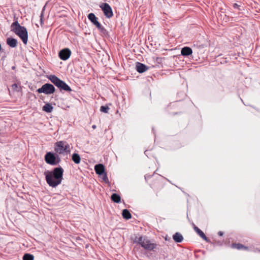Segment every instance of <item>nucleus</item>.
Here are the masks:
<instances>
[{
    "label": "nucleus",
    "mask_w": 260,
    "mask_h": 260,
    "mask_svg": "<svg viewBox=\"0 0 260 260\" xmlns=\"http://www.w3.org/2000/svg\"><path fill=\"white\" fill-rule=\"evenodd\" d=\"M55 151L59 154H68L70 152V145L64 141H59L55 144Z\"/></svg>",
    "instance_id": "nucleus-5"
},
{
    "label": "nucleus",
    "mask_w": 260,
    "mask_h": 260,
    "mask_svg": "<svg viewBox=\"0 0 260 260\" xmlns=\"http://www.w3.org/2000/svg\"><path fill=\"white\" fill-rule=\"evenodd\" d=\"M218 234L220 236H223V233L221 231H220L218 233Z\"/></svg>",
    "instance_id": "nucleus-27"
},
{
    "label": "nucleus",
    "mask_w": 260,
    "mask_h": 260,
    "mask_svg": "<svg viewBox=\"0 0 260 260\" xmlns=\"http://www.w3.org/2000/svg\"><path fill=\"white\" fill-rule=\"evenodd\" d=\"M23 260H32V255L30 254H25L23 257Z\"/></svg>",
    "instance_id": "nucleus-22"
},
{
    "label": "nucleus",
    "mask_w": 260,
    "mask_h": 260,
    "mask_svg": "<svg viewBox=\"0 0 260 260\" xmlns=\"http://www.w3.org/2000/svg\"><path fill=\"white\" fill-rule=\"evenodd\" d=\"M71 54V50L68 48H64L59 51L58 55L61 59L66 60L70 57Z\"/></svg>",
    "instance_id": "nucleus-10"
},
{
    "label": "nucleus",
    "mask_w": 260,
    "mask_h": 260,
    "mask_svg": "<svg viewBox=\"0 0 260 260\" xmlns=\"http://www.w3.org/2000/svg\"><path fill=\"white\" fill-rule=\"evenodd\" d=\"M109 108L108 106H102L101 107L100 110L101 111L107 113L108 112V110Z\"/></svg>",
    "instance_id": "nucleus-23"
},
{
    "label": "nucleus",
    "mask_w": 260,
    "mask_h": 260,
    "mask_svg": "<svg viewBox=\"0 0 260 260\" xmlns=\"http://www.w3.org/2000/svg\"><path fill=\"white\" fill-rule=\"evenodd\" d=\"M173 239L176 242L181 243L183 240V237L180 233L177 232L173 236Z\"/></svg>",
    "instance_id": "nucleus-15"
},
{
    "label": "nucleus",
    "mask_w": 260,
    "mask_h": 260,
    "mask_svg": "<svg viewBox=\"0 0 260 260\" xmlns=\"http://www.w3.org/2000/svg\"><path fill=\"white\" fill-rule=\"evenodd\" d=\"M192 225L194 230V227H197L193 223H192Z\"/></svg>",
    "instance_id": "nucleus-29"
},
{
    "label": "nucleus",
    "mask_w": 260,
    "mask_h": 260,
    "mask_svg": "<svg viewBox=\"0 0 260 260\" xmlns=\"http://www.w3.org/2000/svg\"><path fill=\"white\" fill-rule=\"evenodd\" d=\"M46 162L53 166L57 165L60 161V158L58 154L52 152H47L45 156Z\"/></svg>",
    "instance_id": "nucleus-6"
},
{
    "label": "nucleus",
    "mask_w": 260,
    "mask_h": 260,
    "mask_svg": "<svg viewBox=\"0 0 260 260\" xmlns=\"http://www.w3.org/2000/svg\"><path fill=\"white\" fill-rule=\"evenodd\" d=\"M39 93H44L46 94H50L54 92L55 88L53 85L49 83L44 84L41 88L38 89Z\"/></svg>",
    "instance_id": "nucleus-7"
},
{
    "label": "nucleus",
    "mask_w": 260,
    "mask_h": 260,
    "mask_svg": "<svg viewBox=\"0 0 260 260\" xmlns=\"http://www.w3.org/2000/svg\"><path fill=\"white\" fill-rule=\"evenodd\" d=\"M194 231L196 232V233L204 240H205L206 241H208V238L204 233V232L201 231L199 228L198 227H194Z\"/></svg>",
    "instance_id": "nucleus-16"
},
{
    "label": "nucleus",
    "mask_w": 260,
    "mask_h": 260,
    "mask_svg": "<svg viewBox=\"0 0 260 260\" xmlns=\"http://www.w3.org/2000/svg\"><path fill=\"white\" fill-rule=\"evenodd\" d=\"M53 107L50 104H46L43 107V110L47 113H50L53 110Z\"/></svg>",
    "instance_id": "nucleus-18"
},
{
    "label": "nucleus",
    "mask_w": 260,
    "mask_h": 260,
    "mask_svg": "<svg viewBox=\"0 0 260 260\" xmlns=\"http://www.w3.org/2000/svg\"><path fill=\"white\" fill-rule=\"evenodd\" d=\"M7 43L10 47L14 48L17 45V41L15 39L9 38L7 40Z\"/></svg>",
    "instance_id": "nucleus-13"
},
{
    "label": "nucleus",
    "mask_w": 260,
    "mask_h": 260,
    "mask_svg": "<svg viewBox=\"0 0 260 260\" xmlns=\"http://www.w3.org/2000/svg\"><path fill=\"white\" fill-rule=\"evenodd\" d=\"M48 78L57 87L59 88L60 90H64L66 91H71L72 90L71 88L68 84L56 76L51 75L48 77Z\"/></svg>",
    "instance_id": "nucleus-4"
},
{
    "label": "nucleus",
    "mask_w": 260,
    "mask_h": 260,
    "mask_svg": "<svg viewBox=\"0 0 260 260\" xmlns=\"http://www.w3.org/2000/svg\"><path fill=\"white\" fill-rule=\"evenodd\" d=\"M232 248H236L237 249H247V248L246 247H245L244 245H243L241 244H233L232 245Z\"/></svg>",
    "instance_id": "nucleus-21"
},
{
    "label": "nucleus",
    "mask_w": 260,
    "mask_h": 260,
    "mask_svg": "<svg viewBox=\"0 0 260 260\" xmlns=\"http://www.w3.org/2000/svg\"><path fill=\"white\" fill-rule=\"evenodd\" d=\"M88 19L101 31L104 32L106 29L103 27L98 21V18L93 13H89L88 15Z\"/></svg>",
    "instance_id": "nucleus-8"
},
{
    "label": "nucleus",
    "mask_w": 260,
    "mask_h": 260,
    "mask_svg": "<svg viewBox=\"0 0 260 260\" xmlns=\"http://www.w3.org/2000/svg\"><path fill=\"white\" fill-rule=\"evenodd\" d=\"M12 89L14 90H17L18 88V85L17 84L15 83L12 85Z\"/></svg>",
    "instance_id": "nucleus-25"
},
{
    "label": "nucleus",
    "mask_w": 260,
    "mask_h": 260,
    "mask_svg": "<svg viewBox=\"0 0 260 260\" xmlns=\"http://www.w3.org/2000/svg\"><path fill=\"white\" fill-rule=\"evenodd\" d=\"M92 127L93 129H95L96 127V126L95 125H93L92 126Z\"/></svg>",
    "instance_id": "nucleus-28"
},
{
    "label": "nucleus",
    "mask_w": 260,
    "mask_h": 260,
    "mask_svg": "<svg viewBox=\"0 0 260 260\" xmlns=\"http://www.w3.org/2000/svg\"><path fill=\"white\" fill-rule=\"evenodd\" d=\"M94 170L96 174L102 175L105 173V167L102 164L96 165L94 167Z\"/></svg>",
    "instance_id": "nucleus-12"
},
{
    "label": "nucleus",
    "mask_w": 260,
    "mask_h": 260,
    "mask_svg": "<svg viewBox=\"0 0 260 260\" xmlns=\"http://www.w3.org/2000/svg\"><path fill=\"white\" fill-rule=\"evenodd\" d=\"M233 7L235 9H239V6L237 4H234Z\"/></svg>",
    "instance_id": "nucleus-26"
},
{
    "label": "nucleus",
    "mask_w": 260,
    "mask_h": 260,
    "mask_svg": "<svg viewBox=\"0 0 260 260\" xmlns=\"http://www.w3.org/2000/svg\"><path fill=\"white\" fill-rule=\"evenodd\" d=\"M133 242L140 244L144 249L148 251L153 250L156 246L155 243H152L146 236H136L133 239Z\"/></svg>",
    "instance_id": "nucleus-3"
},
{
    "label": "nucleus",
    "mask_w": 260,
    "mask_h": 260,
    "mask_svg": "<svg viewBox=\"0 0 260 260\" xmlns=\"http://www.w3.org/2000/svg\"><path fill=\"white\" fill-rule=\"evenodd\" d=\"M122 215L123 217L126 219H129L132 217L131 214L127 209L123 210Z\"/></svg>",
    "instance_id": "nucleus-19"
},
{
    "label": "nucleus",
    "mask_w": 260,
    "mask_h": 260,
    "mask_svg": "<svg viewBox=\"0 0 260 260\" xmlns=\"http://www.w3.org/2000/svg\"><path fill=\"white\" fill-rule=\"evenodd\" d=\"M72 160L75 164H79L81 160L80 155L77 153H74L72 155Z\"/></svg>",
    "instance_id": "nucleus-20"
},
{
    "label": "nucleus",
    "mask_w": 260,
    "mask_h": 260,
    "mask_svg": "<svg viewBox=\"0 0 260 260\" xmlns=\"http://www.w3.org/2000/svg\"><path fill=\"white\" fill-rule=\"evenodd\" d=\"M136 69L139 73H143L149 69V67L145 64L140 62H137L136 64Z\"/></svg>",
    "instance_id": "nucleus-11"
},
{
    "label": "nucleus",
    "mask_w": 260,
    "mask_h": 260,
    "mask_svg": "<svg viewBox=\"0 0 260 260\" xmlns=\"http://www.w3.org/2000/svg\"><path fill=\"white\" fill-rule=\"evenodd\" d=\"M181 54L183 56H188L192 54V49L188 47H184L182 48L181 51Z\"/></svg>",
    "instance_id": "nucleus-14"
},
{
    "label": "nucleus",
    "mask_w": 260,
    "mask_h": 260,
    "mask_svg": "<svg viewBox=\"0 0 260 260\" xmlns=\"http://www.w3.org/2000/svg\"><path fill=\"white\" fill-rule=\"evenodd\" d=\"M111 200L116 203H119L121 202V197L117 193H113L111 197Z\"/></svg>",
    "instance_id": "nucleus-17"
},
{
    "label": "nucleus",
    "mask_w": 260,
    "mask_h": 260,
    "mask_svg": "<svg viewBox=\"0 0 260 260\" xmlns=\"http://www.w3.org/2000/svg\"><path fill=\"white\" fill-rule=\"evenodd\" d=\"M100 175L102 176V179L104 181V182H105L106 183L108 182L109 180L107 174L105 172L104 173V174H102V175Z\"/></svg>",
    "instance_id": "nucleus-24"
},
{
    "label": "nucleus",
    "mask_w": 260,
    "mask_h": 260,
    "mask_svg": "<svg viewBox=\"0 0 260 260\" xmlns=\"http://www.w3.org/2000/svg\"><path fill=\"white\" fill-rule=\"evenodd\" d=\"M11 30L21 39L24 44H26L28 35L24 27L21 26L17 21H15L11 24Z\"/></svg>",
    "instance_id": "nucleus-2"
},
{
    "label": "nucleus",
    "mask_w": 260,
    "mask_h": 260,
    "mask_svg": "<svg viewBox=\"0 0 260 260\" xmlns=\"http://www.w3.org/2000/svg\"><path fill=\"white\" fill-rule=\"evenodd\" d=\"M100 8L102 9L105 16L110 18L113 15L112 10L110 5L107 3H103L100 5Z\"/></svg>",
    "instance_id": "nucleus-9"
},
{
    "label": "nucleus",
    "mask_w": 260,
    "mask_h": 260,
    "mask_svg": "<svg viewBox=\"0 0 260 260\" xmlns=\"http://www.w3.org/2000/svg\"><path fill=\"white\" fill-rule=\"evenodd\" d=\"M63 170L61 167H57L52 171L45 173L46 180L50 186L55 187L61 182L63 179Z\"/></svg>",
    "instance_id": "nucleus-1"
}]
</instances>
